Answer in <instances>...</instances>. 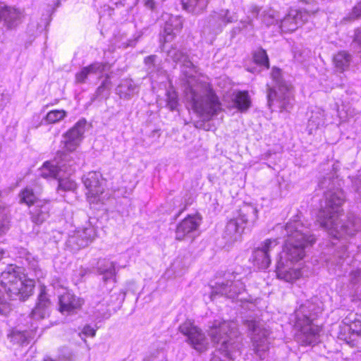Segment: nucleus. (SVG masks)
Listing matches in <instances>:
<instances>
[{
    "label": "nucleus",
    "mask_w": 361,
    "mask_h": 361,
    "mask_svg": "<svg viewBox=\"0 0 361 361\" xmlns=\"http://www.w3.org/2000/svg\"><path fill=\"white\" fill-rule=\"evenodd\" d=\"M155 58H156V56H154V55L149 56L145 59V63L147 65H152L154 62Z\"/></svg>",
    "instance_id": "49"
},
{
    "label": "nucleus",
    "mask_w": 361,
    "mask_h": 361,
    "mask_svg": "<svg viewBox=\"0 0 361 361\" xmlns=\"http://www.w3.org/2000/svg\"><path fill=\"white\" fill-rule=\"evenodd\" d=\"M262 20L267 26L276 22V11L272 9L264 11L262 14Z\"/></svg>",
    "instance_id": "38"
},
{
    "label": "nucleus",
    "mask_w": 361,
    "mask_h": 361,
    "mask_svg": "<svg viewBox=\"0 0 361 361\" xmlns=\"http://www.w3.org/2000/svg\"><path fill=\"white\" fill-rule=\"evenodd\" d=\"M90 75L102 74L106 67V64L102 62H94L87 66H85Z\"/></svg>",
    "instance_id": "37"
},
{
    "label": "nucleus",
    "mask_w": 361,
    "mask_h": 361,
    "mask_svg": "<svg viewBox=\"0 0 361 361\" xmlns=\"http://www.w3.org/2000/svg\"><path fill=\"white\" fill-rule=\"evenodd\" d=\"M257 219V207L251 203H243L238 211V216L227 223L224 233V239L229 243L238 240L245 225H253Z\"/></svg>",
    "instance_id": "5"
},
{
    "label": "nucleus",
    "mask_w": 361,
    "mask_h": 361,
    "mask_svg": "<svg viewBox=\"0 0 361 361\" xmlns=\"http://www.w3.org/2000/svg\"><path fill=\"white\" fill-rule=\"evenodd\" d=\"M208 335L218 350L228 357L234 343L233 339L238 336L237 324L233 321L216 319L209 326Z\"/></svg>",
    "instance_id": "6"
},
{
    "label": "nucleus",
    "mask_w": 361,
    "mask_h": 361,
    "mask_svg": "<svg viewBox=\"0 0 361 361\" xmlns=\"http://www.w3.org/2000/svg\"><path fill=\"white\" fill-rule=\"evenodd\" d=\"M355 41L361 44V28L355 31Z\"/></svg>",
    "instance_id": "50"
},
{
    "label": "nucleus",
    "mask_w": 361,
    "mask_h": 361,
    "mask_svg": "<svg viewBox=\"0 0 361 361\" xmlns=\"http://www.w3.org/2000/svg\"><path fill=\"white\" fill-rule=\"evenodd\" d=\"M253 59L255 63L269 68V59L265 50L259 49L253 54Z\"/></svg>",
    "instance_id": "35"
},
{
    "label": "nucleus",
    "mask_w": 361,
    "mask_h": 361,
    "mask_svg": "<svg viewBox=\"0 0 361 361\" xmlns=\"http://www.w3.org/2000/svg\"><path fill=\"white\" fill-rule=\"evenodd\" d=\"M280 248L277 238L266 239L254 251V260L259 269H267L271 264V255Z\"/></svg>",
    "instance_id": "13"
},
{
    "label": "nucleus",
    "mask_w": 361,
    "mask_h": 361,
    "mask_svg": "<svg viewBox=\"0 0 361 361\" xmlns=\"http://www.w3.org/2000/svg\"><path fill=\"white\" fill-rule=\"evenodd\" d=\"M59 185L57 191H74L77 188L76 183L70 178H62L60 175L57 178Z\"/></svg>",
    "instance_id": "32"
},
{
    "label": "nucleus",
    "mask_w": 361,
    "mask_h": 361,
    "mask_svg": "<svg viewBox=\"0 0 361 361\" xmlns=\"http://www.w3.org/2000/svg\"><path fill=\"white\" fill-rule=\"evenodd\" d=\"M85 121L80 120L63 135V140L61 141L63 150L61 152L69 155L68 152H72L76 149L85 133Z\"/></svg>",
    "instance_id": "14"
},
{
    "label": "nucleus",
    "mask_w": 361,
    "mask_h": 361,
    "mask_svg": "<svg viewBox=\"0 0 361 361\" xmlns=\"http://www.w3.org/2000/svg\"><path fill=\"white\" fill-rule=\"evenodd\" d=\"M325 125L326 114L324 111L320 109L312 111L307 123L309 133L312 134L317 130L324 127Z\"/></svg>",
    "instance_id": "25"
},
{
    "label": "nucleus",
    "mask_w": 361,
    "mask_h": 361,
    "mask_svg": "<svg viewBox=\"0 0 361 361\" xmlns=\"http://www.w3.org/2000/svg\"><path fill=\"white\" fill-rule=\"evenodd\" d=\"M361 281V267L353 268L349 274V282L356 285Z\"/></svg>",
    "instance_id": "42"
},
{
    "label": "nucleus",
    "mask_w": 361,
    "mask_h": 361,
    "mask_svg": "<svg viewBox=\"0 0 361 361\" xmlns=\"http://www.w3.org/2000/svg\"><path fill=\"white\" fill-rule=\"evenodd\" d=\"M180 333L187 336V341L197 351L205 350L209 345L204 333L193 323L187 320L179 326Z\"/></svg>",
    "instance_id": "12"
},
{
    "label": "nucleus",
    "mask_w": 361,
    "mask_h": 361,
    "mask_svg": "<svg viewBox=\"0 0 361 361\" xmlns=\"http://www.w3.org/2000/svg\"><path fill=\"white\" fill-rule=\"evenodd\" d=\"M11 342L18 344H23L27 341V335L25 331L11 330L8 334Z\"/></svg>",
    "instance_id": "36"
},
{
    "label": "nucleus",
    "mask_w": 361,
    "mask_h": 361,
    "mask_svg": "<svg viewBox=\"0 0 361 361\" xmlns=\"http://www.w3.org/2000/svg\"><path fill=\"white\" fill-rule=\"evenodd\" d=\"M310 13L305 10L290 8L280 21V27L284 32H293L306 23Z\"/></svg>",
    "instance_id": "16"
},
{
    "label": "nucleus",
    "mask_w": 361,
    "mask_h": 361,
    "mask_svg": "<svg viewBox=\"0 0 361 361\" xmlns=\"http://www.w3.org/2000/svg\"><path fill=\"white\" fill-rule=\"evenodd\" d=\"M185 94L193 111L204 118H210L221 109V103L209 83L195 77H188Z\"/></svg>",
    "instance_id": "3"
},
{
    "label": "nucleus",
    "mask_w": 361,
    "mask_h": 361,
    "mask_svg": "<svg viewBox=\"0 0 361 361\" xmlns=\"http://www.w3.org/2000/svg\"><path fill=\"white\" fill-rule=\"evenodd\" d=\"M33 288V281L27 279L20 267L8 266L0 276V314L7 316L13 310L11 300L28 298Z\"/></svg>",
    "instance_id": "2"
},
{
    "label": "nucleus",
    "mask_w": 361,
    "mask_h": 361,
    "mask_svg": "<svg viewBox=\"0 0 361 361\" xmlns=\"http://www.w3.org/2000/svg\"><path fill=\"white\" fill-rule=\"evenodd\" d=\"M138 92V87L131 79H124L116 88L121 98L129 99Z\"/></svg>",
    "instance_id": "28"
},
{
    "label": "nucleus",
    "mask_w": 361,
    "mask_h": 361,
    "mask_svg": "<svg viewBox=\"0 0 361 361\" xmlns=\"http://www.w3.org/2000/svg\"><path fill=\"white\" fill-rule=\"evenodd\" d=\"M89 75L87 69L86 67H83L75 74V81L77 83H85Z\"/></svg>",
    "instance_id": "44"
},
{
    "label": "nucleus",
    "mask_w": 361,
    "mask_h": 361,
    "mask_svg": "<svg viewBox=\"0 0 361 361\" xmlns=\"http://www.w3.org/2000/svg\"><path fill=\"white\" fill-rule=\"evenodd\" d=\"M255 17H257L259 13V11H260V8L256 6V5H252L250 7V11H249Z\"/></svg>",
    "instance_id": "47"
},
{
    "label": "nucleus",
    "mask_w": 361,
    "mask_h": 361,
    "mask_svg": "<svg viewBox=\"0 0 361 361\" xmlns=\"http://www.w3.org/2000/svg\"><path fill=\"white\" fill-rule=\"evenodd\" d=\"M143 1H144V5L147 8H148L151 10L154 8L155 3H154V0H143Z\"/></svg>",
    "instance_id": "48"
},
{
    "label": "nucleus",
    "mask_w": 361,
    "mask_h": 361,
    "mask_svg": "<svg viewBox=\"0 0 361 361\" xmlns=\"http://www.w3.org/2000/svg\"><path fill=\"white\" fill-rule=\"evenodd\" d=\"M183 8L189 13H201L207 6L209 0H181Z\"/></svg>",
    "instance_id": "29"
},
{
    "label": "nucleus",
    "mask_w": 361,
    "mask_h": 361,
    "mask_svg": "<svg viewBox=\"0 0 361 361\" xmlns=\"http://www.w3.org/2000/svg\"><path fill=\"white\" fill-rule=\"evenodd\" d=\"M345 201L341 189L330 188L324 193L325 204L318 214L317 221L335 239L353 235L361 229V219L353 214L349 215L345 221L338 220Z\"/></svg>",
    "instance_id": "1"
},
{
    "label": "nucleus",
    "mask_w": 361,
    "mask_h": 361,
    "mask_svg": "<svg viewBox=\"0 0 361 361\" xmlns=\"http://www.w3.org/2000/svg\"><path fill=\"white\" fill-rule=\"evenodd\" d=\"M244 290L245 285L241 281L228 279L216 283L212 287L211 298L213 300L216 295H221L234 299Z\"/></svg>",
    "instance_id": "15"
},
{
    "label": "nucleus",
    "mask_w": 361,
    "mask_h": 361,
    "mask_svg": "<svg viewBox=\"0 0 361 361\" xmlns=\"http://www.w3.org/2000/svg\"><path fill=\"white\" fill-rule=\"evenodd\" d=\"M94 227L89 225L82 229L76 231L68 240V245L73 250H78L89 245L96 238Z\"/></svg>",
    "instance_id": "17"
},
{
    "label": "nucleus",
    "mask_w": 361,
    "mask_h": 361,
    "mask_svg": "<svg viewBox=\"0 0 361 361\" xmlns=\"http://www.w3.org/2000/svg\"><path fill=\"white\" fill-rule=\"evenodd\" d=\"M287 239L278 261L295 264L305 257V248L315 242L309 229L298 219L290 220L286 225Z\"/></svg>",
    "instance_id": "4"
},
{
    "label": "nucleus",
    "mask_w": 361,
    "mask_h": 361,
    "mask_svg": "<svg viewBox=\"0 0 361 361\" xmlns=\"http://www.w3.org/2000/svg\"><path fill=\"white\" fill-rule=\"evenodd\" d=\"M361 17V0L358 1L344 18L343 20H355Z\"/></svg>",
    "instance_id": "39"
},
{
    "label": "nucleus",
    "mask_w": 361,
    "mask_h": 361,
    "mask_svg": "<svg viewBox=\"0 0 361 361\" xmlns=\"http://www.w3.org/2000/svg\"><path fill=\"white\" fill-rule=\"evenodd\" d=\"M228 10H221L219 13L214 12L209 18V27L216 30H221L223 26L233 21L231 17L228 16Z\"/></svg>",
    "instance_id": "26"
},
{
    "label": "nucleus",
    "mask_w": 361,
    "mask_h": 361,
    "mask_svg": "<svg viewBox=\"0 0 361 361\" xmlns=\"http://www.w3.org/2000/svg\"><path fill=\"white\" fill-rule=\"evenodd\" d=\"M57 156L60 161L57 162V166L51 164L50 162H45L41 169V176L47 178H58L61 172L67 175H71L75 169L73 167V161L71 160L70 155L63 152H59Z\"/></svg>",
    "instance_id": "11"
},
{
    "label": "nucleus",
    "mask_w": 361,
    "mask_h": 361,
    "mask_svg": "<svg viewBox=\"0 0 361 361\" xmlns=\"http://www.w3.org/2000/svg\"><path fill=\"white\" fill-rule=\"evenodd\" d=\"M50 303L45 287H41L36 305L31 312L32 317L37 320L45 318L49 314Z\"/></svg>",
    "instance_id": "21"
},
{
    "label": "nucleus",
    "mask_w": 361,
    "mask_h": 361,
    "mask_svg": "<svg viewBox=\"0 0 361 361\" xmlns=\"http://www.w3.org/2000/svg\"><path fill=\"white\" fill-rule=\"evenodd\" d=\"M182 27L183 20L179 16H170L166 20L164 28V42L171 41L176 35V32L180 31Z\"/></svg>",
    "instance_id": "23"
},
{
    "label": "nucleus",
    "mask_w": 361,
    "mask_h": 361,
    "mask_svg": "<svg viewBox=\"0 0 361 361\" xmlns=\"http://www.w3.org/2000/svg\"><path fill=\"white\" fill-rule=\"evenodd\" d=\"M306 305H302L295 312V326L300 329L298 341L302 345H312L317 342L320 329L312 324L311 314H306Z\"/></svg>",
    "instance_id": "8"
},
{
    "label": "nucleus",
    "mask_w": 361,
    "mask_h": 361,
    "mask_svg": "<svg viewBox=\"0 0 361 361\" xmlns=\"http://www.w3.org/2000/svg\"><path fill=\"white\" fill-rule=\"evenodd\" d=\"M44 361H54V360L51 357H47L44 359Z\"/></svg>",
    "instance_id": "53"
},
{
    "label": "nucleus",
    "mask_w": 361,
    "mask_h": 361,
    "mask_svg": "<svg viewBox=\"0 0 361 361\" xmlns=\"http://www.w3.org/2000/svg\"><path fill=\"white\" fill-rule=\"evenodd\" d=\"M19 196L20 202L25 203L28 206H30L33 204H37V202L40 201L37 200L35 194L32 190L29 188H25L24 190H23Z\"/></svg>",
    "instance_id": "33"
},
{
    "label": "nucleus",
    "mask_w": 361,
    "mask_h": 361,
    "mask_svg": "<svg viewBox=\"0 0 361 361\" xmlns=\"http://www.w3.org/2000/svg\"><path fill=\"white\" fill-rule=\"evenodd\" d=\"M95 329L89 325L85 326L82 330V334L87 336L94 337L95 336Z\"/></svg>",
    "instance_id": "45"
},
{
    "label": "nucleus",
    "mask_w": 361,
    "mask_h": 361,
    "mask_svg": "<svg viewBox=\"0 0 361 361\" xmlns=\"http://www.w3.org/2000/svg\"><path fill=\"white\" fill-rule=\"evenodd\" d=\"M245 324L252 332L251 339L255 355L259 360H264L269 350V330L264 328L263 324L259 321L247 320Z\"/></svg>",
    "instance_id": "9"
},
{
    "label": "nucleus",
    "mask_w": 361,
    "mask_h": 361,
    "mask_svg": "<svg viewBox=\"0 0 361 361\" xmlns=\"http://www.w3.org/2000/svg\"><path fill=\"white\" fill-rule=\"evenodd\" d=\"M22 12L14 8L0 4V23L8 29L18 26L22 21Z\"/></svg>",
    "instance_id": "20"
},
{
    "label": "nucleus",
    "mask_w": 361,
    "mask_h": 361,
    "mask_svg": "<svg viewBox=\"0 0 361 361\" xmlns=\"http://www.w3.org/2000/svg\"><path fill=\"white\" fill-rule=\"evenodd\" d=\"M234 104L240 111H247L251 104L250 98L247 92H238L235 97Z\"/></svg>",
    "instance_id": "31"
},
{
    "label": "nucleus",
    "mask_w": 361,
    "mask_h": 361,
    "mask_svg": "<svg viewBox=\"0 0 361 361\" xmlns=\"http://www.w3.org/2000/svg\"><path fill=\"white\" fill-rule=\"evenodd\" d=\"M167 56L169 59L176 62L180 61L185 58L183 53L176 48H171L169 50Z\"/></svg>",
    "instance_id": "43"
},
{
    "label": "nucleus",
    "mask_w": 361,
    "mask_h": 361,
    "mask_svg": "<svg viewBox=\"0 0 361 361\" xmlns=\"http://www.w3.org/2000/svg\"><path fill=\"white\" fill-rule=\"evenodd\" d=\"M360 331H361V329H360Z\"/></svg>",
    "instance_id": "56"
},
{
    "label": "nucleus",
    "mask_w": 361,
    "mask_h": 361,
    "mask_svg": "<svg viewBox=\"0 0 361 361\" xmlns=\"http://www.w3.org/2000/svg\"><path fill=\"white\" fill-rule=\"evenodd\" d=\"M337 255L340 258H345L348 257V253L346 252V245H342L340 250L337 251Z\"/></svg>",
    "instance_id": "46"
},
{
    "label": "nucleus",
    "mask_w": 361,
    "mask_h": 361,
    "mask_svg": "<svg viewBox=\"0 0 361 361\" xmlns=\"http://www.w3.org/2000/svg\"><path fill=\"white\" fill-rule=\"evenodd\" d=\"M82 305V300L74 295L67 292L59 298V310L61 312H70L77 310Z\"/></svg>",
    "instance_id": "24"
},
{
    "label": "nucleus",
    "mask_w": 361,
    "mask_h": 361,
    "mask_svg": "<svg viewBox=\"0 0 361 361\" xmlns=\"http://www.w3.org/2000/svg\"><path fill=\"white\" fill-rule=\"evenodd\" d=\"M82 180L87 190L86 192L87 199L90 204H104L106 200H109V195L104 192L100 173L89 172L83 176Z\"/></svg>",
    "instance_id": "10"
},
{
    "label": "nucleus",
    "mask_w": 361,
    "mask_h": 361,
    "mask_svg": "<svg viewBox=\"0 0 361 361\" xmlns=\"http://www.w3.org/2000/svg\"><path fill=\"white\" fill-rule=\"evenodd\" d=\"M350 59V56L345 51H340L336 54L334 57V63L337 71H345L349 66Z\"/></svg>",
    "instance_id": "30"
},
{
    "label": "nucleus",
    "mask_w": 361,
    "mask_h": 361,
    "mask_svg": "<svg viewBox=\"0 0 361 361\" xmlns=\"http://www.w3.org/2000/svg\"><path fill=\"white\" fill-rule=\"evenodd\" d=\"M111 189L118 197H128L132 194L133 190V188H128L126 186H113Z\"/></svg>",
    "instance_id": "40"
},
{
    "label": "nucleus",
    "mask_w": 361,
    "mask_h": 361,
    "mask_svg": "<svg viewBox=\"0 0 361 361\" xmlns=\"http://www.w3.org/2000/svg\"><path fill=\"white\" fill-rule=\"evenodd\" d=\"M4 252L2 250H0V258L3 256Z\"/></svg>",
    "instance_id": "54"
},
{
    "label": "nucleus",
    "mask_w": 361,
    "mask_h": 361,
    "mask_svg": "<svg viewBox=\"0 0 361 361\" xmlns=\"http://www.w3.org/2000/svg\"><path fill=\"white\" fill-rule=\"evenodd\" d=\"M271 77L277 83L278 90L276 91L269 87L268 105L271 108L276 100L281 111H288L293 106L292 86L281 79V71L279 68H274L272 69Z\"/></svg>",
    "instance_id": "7"
},
{
    "label": "nucleus",
    "mask_w": 361,
    "mask_h": 361,
    "mask_svg": "<svg viewBox=\"0 0 361 361\" xmlns=\"http://www.w3.org/2000/svg\"><path fill=\"white\" fill-rule=\"evenodd\" d=\"M200 224V219L196 216H188L179 223L176 230V239L183 240L186 238H193Z\"/></svg>",
    "instance_id": "18"
},
{
    "label": "nucleus",
    "mask_w": 361,
    "mask_h": 361,
    "mask_svg": "<svg viewBox=\"0 0 361 361\" xmlns=\"http://www.w3.org/2000/svg\"><path fill=\"white\" fill-rule=\"evenodd\" d=\"M300 2H302L306 4H313L317 2V0H299Z\"/></svg>",
    "instance_id": "52"
},
{
    "label": "nucleus",
    "mask_w": 361,
    "mask_h": 361,
    "mask_svg": "<svg viewBox=\"0 0 361 361\" xmlns=\"http://www.w3.org/2000/svg\"><path fill=\"white\" fill-rule=\"evenodd\" d=\"M66 116L67 112L63 109L51 110L47 114L45 121L48 123H56L62 121Z\"/></svg>",
    "instance_id": "34"
},
{
    "label": "nucleus",
    "mask_w": 361,
    "mask_h": 361,
    "mask_svg": "<svg viewBox=\"0 0 361 361\" xmlns=\"http://www.w3.org/2000/svg\"><path fill=\"white\" fill-rule=\"evenodd\" d=\"M248 24L251 25L252 24V20H249L248 21Z\"/></svg>",
    "instance_id": "55"
},
{
    "label": "nucleus",
    "mask_w": 361,
    "mask_h": 361,
    "mask_svg": "<svg viewBox=\"0 0 361 361\" xmlns=\"http://www.w3.org/2000/svg\"><path fill=\"white\" fill-rule=\"evenodd\" d=\"M97 272L102 276V281L106 283L109 281H116V264L106 259H99L97 267Z\"/></svg>",
    "instance_id": "22"
},
{
    "label": "nucleus",
    "mask_w": 361,
    "mask_h": 361,
    "mask_svg": "<svg viewBox=\"0 0 361 361\" xmlns=\"http://www.w3.org/2000/svg\"><path fill=\"white\" fill-rule=\"evenodd\" d=\"M167 106L169 108L173 111L176 109L178 106V95L176 92L168 91L167 94Z\"/></svg>",
    "instance_id": "41"
},
{
    "label": "nucleus",
    "mask_w": 361,
    "mask_h": 361,
    "mask_svg": "<svg viewBox=\"0 0 361 361\" xmlns=\"http://www.w3.org/2000/svg\"><path fill=\"white\" fill-rule=\"evenodd\" d=\"M8 228V226L7 224H0V235L3 234L6 232Z\"/></svg>",
    "instance_id": "51"
},
{
    "label": "nucleus",
    "mask_w": 361,
    "mask_h": 361,
    "mask_svg": "<svg viewBox=\"0 0 361 361\" xmlns=\"http://www.w3.org/2000/svg\"><path fill=\"white\" fill-rule=\"evenodd\" d=\"M276 272L278 279L289 283H293L302 276L299 265L290 264L284 261H277Z\"/></svg>",
    "instance_id": "19"
},
{
    "label": "nucleus",
    "mask_w": 361,
    "mask_h": 361,
    "mask_svg": "<svg viewBox=\"0 0 361 361\" xmlns=\"http://www.w3.org/2000/svg\"><path fill=\"white\" fill-rule=\"evenodd\" d=\"M49 206L47 203L37 202L35 207L30 212L31 220L36 224H42L49 217Z\"/></svg>",
    "instance_id": "27"
}]
</instances>
